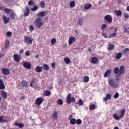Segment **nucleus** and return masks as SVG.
Here are the masks:
<instances>
[{"instance_id":"30","label":"nucleus","mask_w":129,"mask_h":129,"mask_svg":"<svg viewBox=\"0 0 129 129\" xmlns=\"http://www.w3.org/2000/svg\"><path fill=\"white\" fill-rule=\"evenodd\" d=\"M70 124L74 125V124H76V119L75 118H72L70 119Z\"/></svg>"},{"instance_id":"47","label":"nucleus","mask_w":129,"mask_h":129,"mask_svg":"<svg viewBox=\"0 0 129 129\" xmlns=\"http://www.w3.org/2000/svg\"><path fill=\"white\" fill-rule=\"evenodd\" d=\"M35 5V3L33 0H30L28 2V6H34Z\"/></svg>"},{"instance_id":"12","label":"nucleus","mask_w":129,"mask_h":129,"mask_svg":"<svg viewBox=\"0 0 129 129\" xmlns=\"http://www.w3.org/2000/svg\"><path fill=\"white\" fill-rule=\"evenodd\" d=\"M23 67L26 69L30 70V69H31V67H32V64H31V63H29L28 62H25L23 64Z\"/></svg>"},{"instance_id":"19","label":"nucleus","mask_w":129,"mask_h":129,"mask_svg":"<svg viewBox=\"0 0 129 129\" xmlns=\"http://www.w3.org/2000/svg\"><path fill=\"white\" fill-rule=\"evenodd\" d=\"M110 74H111V70L110 69L107 70L104 73V77L105 78L108 77V76H109Z\"/></svg>"},{"instance_id":"32","label":"nucleus","mask_w":129,"mask_h":129,"mask_svg":"<svg viewBox=\"0 0 129 129\" xmlns=\"http://www.w3.org/2000/svg\"><path fill=\"white\" fill-rule=\"evenodd\" d=\"M113 49H114V45L110 44L108 45V47L107 48V50L108 51H111V50H113Z\"/></svg>"},{"instance_id":"62","label":"nucleus","mask_w":129,"mask_h":129,"mask_svg":"<svg viewBox=\"0 0 129 129\" xmlns=\"http://www.w3.org/2000/svg\"><path fill=\"white\" fill-rule=\"evenodd\" d=\"M114 33H117V28H115L114 29Z\"/></svg>"},{"instance_id":"50","label":"nucleus","mask_w":129,"mask_h":129,"mask_svg":"<svg viewBox=\"0 0 129 129\" xmlns=\"http://www.w3.org/2000/svg\"><path fill=\"white\" fill-rule=\"evenodd\" d=\"M116 36V33H113L109 36L108 38H113Z\"/></svg>"},{"instance_id":"37","label":"nucleus","mask_w":129,"mask_h":129,"mask_svg":"<svg viewBox=\"0 0 129 129\" xmlns=\"http://www.w3.org/2000/svg\"><path fill=\"white\" fill-rule=\"evenodd\" d=\"M9 46H10V41L9 40H7L5 41V48L7 49V48L9 47Z\"/></svg>"},{"instance_id":"2","label":"nucleus","mask_w":129,"mask_h":129,"mask_svg":"<svg viewBox=\"0 0 129 129\" xmlns=\"http://www.w3.org/2000/svg\"><path fill=\"white\" fill-rule=\"evenodd\" d=\"M119 114H120V116H117V114H114L113 115V118L116 119V120H119L120 118H122L125 114V110H124V109H122L119 111Z\"/></svg>"},{"instance_id":"23","label":"nucleus","mask_w":129,"mask_h":129,"mask_svg":"<svg viewBox=\"0 0 129 129\" xmlns=\"http://www.w3.org/2000/svg\"><path fill=\"white\" fill-rule=\"evenodd\" d=\"M98 61V59L96 57H93L91 58V63L92 64H96Z\"/></svg>"},{"instance_id":"10","label":"nucleus","mask_w":129,"mask_h":129,"mask_svg":"<svg viewBox=\"0 0 129 129\" xmlns=\"http://www.w3.org/2000/svg\"><path fill=\"white\" fill-rule=\"evenodd\" d=\"M25 12L24 14V17H28L29 15H30V13H31V10L28 6L25 7Z\"/></svg>"},{"instance_id":"27","label":"nucleus","mask_w":129,"mask_h":129,"mask_svg":"<svg viewBox=\"0 0 129 129\" xmlns=\"http://www.w3.org/2000/svg\"><path fill=\"white\" fill-rule=\"evenodd\" d=\"M5 86L4 82L2 79H0V89H5Z\"/></svg>"},{"instance_id":"44","label":"nucleus","mask_w":129,"mask_h":129,"mask_svg":"<svg viewBox=\"0 0 129 129\" xmlns=\"http://www.w3.org/2000/svg\"><path fill=\"white\" fill-rule=\"evenodd\" d=\"M82 22H83V19L80 18L78 23V26H81V25H82Z\"/></svg>"},{"instance_id":"48","label":"nucleus","mask_w":129,"mask_h":129,"mask_svg":"<svg viewBox=\"0 0 129 129\" xmlns=\"http://www.w3.org/2000/svg\"><path fill=\"white\" fill-rule=\"evenodd\" d=\"M128 51H129V48H126L124 49V50H123L122 51V53H123V54H124L125 55V54H126V52H128Z\"/></svg>"},{"instance_id":"46","label":"nucleus","mask_w":129,"mask_h":129,"mask_svg":"<svg viewBox=\"0 0 129 129\" xmlns=\"http://www.w3.org/2000/svg\"><path fill=\"white\" fill-rule=\"evenodd\" d=\"M107 28V25L106 24H103L101 26V30L103 31L104 30H105Z\"/></svg>"},{"instance_id":"29","label":"nucleus","mask_w":129,"mask_h":129,"mask_svg":"<svg viewBox=\"0 0 129 129\" xmlns=\"http://www.w3.org/2000/svg\"><path fill=\"white\" fill-rule=\"evenodd\" d=\"M21 85L22 87H28V82L26 81H22L21 82Z\"/></svg>"},{"instance_id":"5","label":"nucleus","mask_w":129,"mask_h":129,"mask_svg":"<svg viewBox=\"0 0 129 129\" xmlns=\"http://www.w3.org/2000/svg\"><path fill=\"white\" fill-rule=\"evenodd\" d=\"M14 59L15 62H19L21 61V59L22 58V55L18 54H14L13 55Z\"/></svg>"},{"instance_id":"54","label":"nucleus","mask_w":129,"mask_h":129,"mask_svg":"<svg viewBox=\"0 0 129 129\" xmlns=\"http://www.w3.org/2000/svg\"><path fill=\"white\" fill-rule=\"evenodd\" d=\"M79 105L80 106H82V105H83V101H82V100H79Z\"/></svg>"},{"instance_id":"39","label":"nucleus","mask_w":129,"mask_h":129,"mask_svg":"<svg viewBox=\"0 0 129 129\" xmlns=\"http://www.w3.org/2000/svg\"><path fill=\"white\" fill-rule=\"evenodd\" d=\"M123 29H124V32L126 33V34H129V28H127L126 26H123Z\"/></svg>"},{"instance_id":"57","label":"nucleus","mask_w":129,"mask_h":129,"mask_svg":"<svg viewBox=\"0 0 129 129\" xmlns=\"http://www.w3.org/2000/svg\"><path fill=\"white\" fill-rule=\"evenodd\" d=\"M18 126L20 128H23L24 127V123H19Z\"/></svg>"},{"instance_id":"49","label":"nucleus","mask_w":129,"mask_h":129,"mask_svg":"<svg viewBox=\"0 0 129 129\" xmlns=\"http://www.w3.org/2000/svg\"><path fill=\"white\" fill-rule=\"evenodd\" d=\"M119 96V94H118V93L117 92H116L114 95L113 97L114 98H115V99H117V98H118Z\"/></svg>"},{"instance_id":"17","label":"nucleus","mask_w":129,"mask_h":129,"mask_svg":"<svg viewBox=\"0 0 129 129\" xmlns=\"http://www.w3.org/2000/svg\"><path fill=\"white\" fill-rule=\"evenodd\" d=\"M114 13L115 14L116 17H120L121 15H122V12L121 11L118 10H114Z\"/></svg>"},{"instance_id":"53","label":"nucleus","mask_w":129,"mask_h":129,"mask_svg":"<svg viewBox=\"0 0 129 129\" xmlns=\"http://www.w3.org/2000/svg\"><path fill=\"white\" fill-rule=\"evenodd\" d=\"M7 37H12L13 34L12 33V32L9 31L7 33Z\"/></svg>"},{"instance_id":"36","label":"nucleus","mask_w":129,"mask_h":129,"mask_svg":"<svg viewBox=\"0 0 129 129\" xmlns=\"http://www.w3.org/2000/svg\"><path fill=\"white\" fill-rule=\"evenodd\" d=\"M43 69L45 71H48V70H49V66H48L47 64H44L43 66Z\"/></svg>"},{"instance_id":"6","label":"nucleus","mask_w":129,"mask_h":129,"mask_svg":"<svg viewBox=\"0 0 129 129\" xmlns=\"http://www.w3.org/2000/svg\"><path fill=\"white\" fill-rule=\"evenodd\" d=\"M47 15H48V11H44L39 12L36 15V17H37L38 18H40V17H45V16H47Z\"/></svg>"},{"instance_id":"43","label":"nucleus","mask_w":129,"mask_h":129,"mask_svg":"<svg viewBox=\"0 0 129 129\" xmlns=\"http://www.w3.org/2000/svg\"><path fill=\"white\" fill-rule=\"evenodd\" d=\"M76 123L78 125H80L82 123V121L80 119H78L77 120H76Z\"/></svg>"},{"instance_id":"3","label":"nucleus","mask_w":129,"mask_h":129,"mask_svg":"<svg viewBox=\"0 0 129 129\" xmlns=\"http://www.w3.org/2000/svg\"><path fill=\"white\" fill-rule=\"evenodd\" d=\"M66 100L67 104H70L71 102H72V103H75V101H76L74 97H71V93H69L68 94Z\"/></svg>"},{"instance_id":"28","label":"nucleus","mask_w":129,"mask_h":129,"mask_svg":"<svg viewBox=\"0 0 129 129\" xmlns=\"http://www.w3.org/2000/svg\"><path fill=\"white\" fill-rule=\"evenodd\" d=\"M4 116H0V122L2 123H5V122H8V120L4 119Z\"/></svg>"},{"instance_id":"56","label":"nucleus","mask_w":129,"mask_h":129,"mask_svg":"<svg viewBox=\"0 0 129 129\" xmlns=\"http://www.w3.org/2000/svg\"><path fill=\"white\" fill-rule=\"evenodd\" d=\"M30 50H28V51H26L25 52V55L26 56H30Z\"/></svg>"},{"instance_id":"38","label":"nucleus","mask_w":129,"mask_h":129,"mask_svg":"<svg viewBox=\"0 0 129 129\" xmlns=\"http://www.w3.org/2000/svg\"><path fill=\"white\" fill-rule=\"evenodd\" d=\"M64 61L66 62V64H69L70 63V62H71V60H70V59L68 57H65L64 58Z\"/></svg>"},{"instance_id":"14","label":"nucleus","mask_w":129,"mask_h":129,"mask_svg":"<svg viewBox=\"0 0 129 129\" xmlns=\"http://www.w3.org/2000/svg\"><path fill=\"white\" fill-rule=\"evenodd\" d=\"M52 119L53 120H56V119H58V112L55 111L52 113Z\"/></svg>"},{"instance_id":"26","label":"nucleus","mask_w":129,"mask_h":129,"mask_svg":"<svg viewBox=\"0 0 129 129\" xmlns=\"http://www.w3.org/2000/svg\"><path fill=\"white\" fill-rule=\"evenodd\" d=\"M91 7H92V5L90 4H86L84 5V9L85 10H89V9H90V8H91Z\"/></svg>"},{"instance_id":"55","label":"nucleus","mask_w":129,"mask_h":129,"mask_svg":"<svg viewBox=\"0 0 129 129\" xmlns=\"http://www.w3.org/2000/svg\"><path fill=\"white\" fill-rule=\"evenodd\" d=\"M29 30L31 32H33V31L34 30V26L33 25H30L29 26Z\"/></svg>"},{"instance_id":"34","label":"nucleus","mask_w":129,"mask_h":129,"mask_svg":"<svg viewBox=\"0 0 129 129\" xmlns=\"http://www.w3.org/2000/svg\"><path fill=\"white\" fill-rule=\"evenodd\" d=\"M113 72L114 74H118V73H119V69L117 67L114 68Z\"/></svg>"},{"instance_id":"15","label":"nucleus","mask_w":129,"mask_h":129,"mask_svg":"<svg viewBox=\"0 0 129 129\" xmlns=\"http://www.w3.org/2000/svg\"><path fill=\"white\" fill-rule=\"evenodd\" d=\"M35 102L36 104H37V105H41V104H42V103L43 102V98L41 97L37 98Z\"/></svg>"},{"instance_id":"45","label":"nucleus","mask_w":129,"mask_h":129,"mask_svg":"<svg viewBox=\"0 0 129 129\" xmlns=\"http://www.w3.org/2000/svg\"><path fill=\"white\" fill-rule=\"evenodd\" d=\"M57 104H59V105H62V104H63V101H62V99H59L57 100Z\"/></svg>"},{"instance_id":"59","label":"nucleus","mask_w":129,"mask_h":129,"mask_svg":"<svg viewBox=\"0 0 129 129\" xmlns=\"http://www.w3.org/2000/svg\"><path fill=\"white\" fill-rule=\"evenodd\" d=\"M19 53L20 54H23V53H24V49L23 48L21 49L19 51Z\"/></svg>"},{"instance_id":"4","label":"nucleus","mask_w":129,"mask_h":129,"mask_svg":"<svg viewBox=\"0 0 129 129\" xmlns=\"http://www.w3.org/2000/svg\"><path fill=\"white\" fill-rule=\"evenodd\" d=\"M109 84L111 87H114V88H116L118 85L117 84H116V82L113 79L109 80Z\"/></svg>"},{"instance_id":"20","label":"nucleus","mask_w":129,"mask_h":129,"mask_svg":"<svg viewBox=\"0 0 129 129\" xmlns=\"http://www.w3.org/2000/svg\"><path fill=\"white\" fill-rule=\"evenodd\" d=\"M35 70L37 72V73H40V72H42V71H43V67L41 66H37L35 68Z\"/></svg>"},{"instance_id":"61","label":"nucleus","mask_w":129,"mask_h":129,"mask_svg":"<svg viewBox=\"0 0 129 129\" xmlns=\"http://www.w3.org/2000/svg\"><path fill=\"white\" fill-rule=\"evenodd\" d=\"M33 83H34V81H31L30 84V87H33Z\"/></svg>"},{"instance_id":"18","label":"nucleus","mask_w":129,"mask_h":129,"mask_svg":"<svg viewBox=\"0 0 129 129\" xmlns=\"http://www.w3.org/2000/svg\"><path fill=\"white\" fill-rule=\"evenodd\" d=\"M104 101H107V100H110L111 99V95L110 94H107L106 95V97L103 98Z\"/></svg>"},{"instance_id":"52","label":"nucleus","mask_w":129,"mask_h":129,"mask_svg":"<svg viewBox=\"0 0 129 129\" xmlns=\"http://www.w3.org/2000/svg\"><path fill=\"white\" fill-rule=\"evenodd\" d=\"M102 35L103 37H104V38H108V36L106 34V33H105L104 32H102Z\"/></svg>"},{"instance_id":"58","label":"nucleus","mask_w":129,"mask_h":129,"mask_svg":"<svg viewBox=\"0 0 129 129\" xmlns=\"http://www.w3.org/2000/svg\"><path fill=\"white\" fill-rule=\"evenodd\" d=\"M123 15H124V18L125 19H128V18H129V15H128V14H126V13H124Z\"/></svg>"},{"instance_id":"25","label":"nucleus","mask_w":129,"mask_h":129,"mask_svg":"<svg viewBox=\"0 0 129 129\" xmlns=\"http://www.w3.org/2000/svg\"><path fill=\"white\" fill-rule=\"evenodd\" d=\"M4 11L6 14H7V15H9V14H11V13L13 12V10L9 8H4Z\"/></svg>"},{"instance_id":"41","label":"nucleus","mask_w":129,"mask_h":129,"mask_svg":"<svg viewBox=\"0 0 129 129\" xmlns=\"http://www.w3.org/2000/svg\"><path fill=\"white\" fill-rule=\"evenodd\" d=\"M70 8H74L75 7V2L71 1L70 3Z\"/></svg>"},{"instance_id":"63","label":"nucleus","mask_w":129,"mask_h":129,"mask_svg":"<svg viewBox=\"0 0 129 129\" xmlns=\"http://www.w3.org/2000/svg\"><path fill=\"white\" fill-rule=\"evenodd\" d=\"M15 125H16V126H19V123H18V122H16L15 123Z\"/></svg>"},{"instance_id":"51","label":"nucleus","mask_w":129,"mask_h":129,"mask_svg":"<svg viewBox=\"0 0 129 129\" xmlns=\"http://www.w3.org/2000/svg\"><path fill=\"white\" fill-rule=\"evenodd\" d=\"M51 45H54L55 43H56V39L55 38L51 39Z\"/></svg>"},{"instance_id":"13","label":"nucleus","mask_w":129,"mask_h":129,"mask_svg":"<svg viewBox=\"0 0 129 129\" xmlns=\"http://www.w3.org/2000/svg\"><path fill=\"white\" fill-rule=\"evenodd\" d=\"M1 93L3 98H4V99H7L8 98V94H7V92L4 90H1Z\"/></svg>"},{"instance_id":"8","label":"nucleus","mask_w":129,"mask_h":129,"mask_svg":"<svg viewBox=\"0 0 129 129\" xmlns=\"http://www.w3.org/2000/svg\"><path fill=\"white\" fill-rule=\"evenodd\" d=\"M32 41L33 40H32L31 37H30V36H24L25 43H27V44H31L32 43Z\"/></svg>"},{"instance_id":"35","label":"nucleus","mask_w":129,"mask_h":129,"mask_svg":"<svg viewBox=\"0 0 129 129\" xmlns=\"http://www.w3.org/2000/svg\"><path fill=\"white\" fill-rule=\"evenodd\" d=\"M83 81L85 83L88 82V81H89V77H88V76H87L84 77Z\"/></svg>"},{"instance_id":"1","label":"nucleus","mask_w":129,"mask_h":129,"mask_svg":"<svg viewBox=\"0 0 129 129\" xmlns=\"http://www.w3.org/2000/svg\"><path fill=\"white\" fill-rule=\"evenodd\" d=\"M34 26L35 28H37V29H40V28H42V27L44 26V24L42 21V18L38 17L36 18L34 22Z\"/></svg>"},{"instance_id":"21","label":"nucleus","mask_w":129,"mask_h":129,"mask_svg":"<svg viewBox=\"0 0 129 129\" xmlns=\"http://www.w3.org/2000/svg\"><path fill=\"white\" fill-rule=\"evenodd\" d=\"M3 20L4 22V24H5V25H6V24H8V23H9L10 22V19L8 18V17H7V16L4 15L3 17Z\"/></svg>"},{"instance_id":"16","label":"nucleus","mask_w":129,"mask_h":129,"mask_svg":"<svg viewBox=\"0 0 129 129\" xmlns=\"http://www.w3.org/2000/svg\"><path fill=\"white\" fill-rule=\"evenodd\" d=\"M75 42V37L71 36L69 39V44L72 45Z\"/></svg>"},{"instance_id":"7","label":"nucleus","mask_w":129,"mask_h":129,"mask_svg":"<svg viewBox=\"0 0 129 129\" xmlns=\"http://www.w3.org/2000/svg\"><path fill=\"white\" fill-rule=\"evenodd\" d=\"M104 20H105L107 23H109V24L112 23V17L109 15L105 16L104 17Z\"/></svg>"},{"instance_id":"11","label":"nucleus","mask_w":129,"mask_h":129,"mask_svg":"<svg viewBox=\"0 0 129 129\" xmlns=\"http://www.w3.org/2000/svg\"><path fill=\"white\" fill-rule=\"evenodd\" d=\"M124 66H121L119 70V74L118 75L116 76V77L120 76V75H121L122 74H124Z\"/></svg>"},{"instance_id":"31","label":"nucleus","mask_w":129,"mask_h":129,"mask_svg":"<svg viewBox=\"0 0 129 129\" xmlns=\"http://www.w3.org/2000/svg\"><path fill=\"white\" fill-rule=\"evenodd\" d=\"M121 56H122V53H121V52H118L115 56L116 59H117V60H119V59H120V58H121Z\"/></svg>"},{"instance_id":"9","label":"nucleus","mask_w":129,"mask_h":129,"mask_svg":"<svg viewBox=\"0 0 129 129\" xmlns=\"http://www.w3.org/2000/svg\"><path fill=\"white\" fill-rule=\"evenodd\" d=\"M2 73L4 75H10L11 72L10 71V69L3 68L2 69Z\"/></svg>"},{"instance_id":"60","label":"nucleus","mask_w":129,"mask_h":129,"mask_svg":"<svg viewBox=\"0 0 129 129\" xmlns=\"http://www.w3.org/2000/svg\"><path fill=\"white\" fill-rule=\"evenodd\" d=\"M55 65H56V64L55 63V62H52V64H51V67L52 68H53L54 69V68H55Z\"/></svg>"},{"instance_id":"64","label":"nucleus","mask_w":129,"mask_h":129,"mask_svg":"<svg viewBox=\"0 0 129 129\" xmlns=\"http://www.w3.org/2000/svg\"><path fill=\"white\" fill-rule=\"evenodd\" d=\"M126 11H128V12H129V6L126 7Z\"/></svg>"},{"instance_id":"42","label":"nucleus","mask_w":129,"mask_h":129,"mask_svg":"<svg viewBox=\"0 0 129 129\" xmlns=\"http://www.w3.org/2000/svg\"><path fill=\"white\" fill-rule=\"evenodd\" d=\"M89 109H90V110H94V109H95V105L91 104L89 106Z\"/></svg>"},{"instance_id":"33","label":"nucleus","mask_w":129,"mask_h":129,"mask_svg":"<svg viewBox=\"0 0 129 129\" xmlns=\"http://www.w3.org/2000/svg\"><path fill=\"white\" fill-rule=\"evenodd\" d=\"M40 6L41 9H44V8H46V5L45 4V2L44 1L40 2Z\"/></svg>"},{"instance_id":"40","label":"nucleus","mask_w":129,"mask_h":129,"mask_svg":"<svg viewBox=\"0 0 129 129\" xmlns=\"http://www.w3.org/2000/svg\"><path fill=\"white\" fill-rule=\"evenodd\" d=\"M38 9H39V7L37 6H34L31 10L32 12H36Z\"/></svg>"},{"instance_id":"22","label":"nucleus","mask_w":129,"mask_h":129,"mask_svg":"<svg viewBox=\"0 0 129 129\" xmlns=\"http://www.w3.org/2000/svg\"><path fill=\"white\" fill-rule=\"evenodd\" d=\"M43 95L44 96H50V95H51V91L48 90L44 91Z\"/></svg>"},{"instance_id":"24","label":"nucleus","mask_w":129,"mask_h":129,"mask_svg":"<svg viewBox=\"0 0 129 129\" xmlns=\"http://www.w3.org/2000/svg\"><path fill=\"white\" fill-rule=\"evenodd\" d=\"M10 18H11V19H12L13 20H16V18H17V15L16 14V13H15V12H12V13L10 14Z\"/></svg>"}]
</instances>
